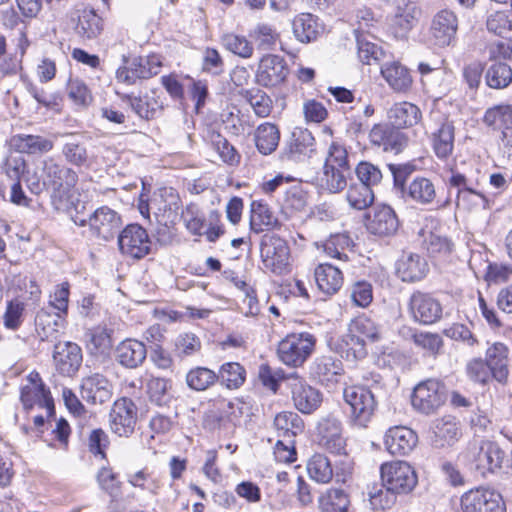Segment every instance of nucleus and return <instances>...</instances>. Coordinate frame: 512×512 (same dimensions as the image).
I'll list each match as a JSON object with an SVG mask.
<instances>
[{"label":"nucleus","mask_w":512,"mask_h":512,"mask_svg":"<svg viewBox=\"0 0 512 512\" xmlns=\"http://www.w3.org/2000/svg\"><path fill=\"white\" fill-rule=\"evenodd\" d=\"M368 231L378 236L393 235L399 228V221L394 210L387 205L376 206L367 216Z\"/></svg>","instance_id":"obj_23"},{"label":"nucleus","mask_w":512,"mask_h":512,"mask_svg":"<svg viewBox=\"0 0 512 512\" xmlns=\"http://www.w3.org/2000/svg\"><path fill=\"white\" fill-rule=\"evenodd\" d=\"M381 74L395 92H405L412 83L407 68L399 62L384 64L381 67Z\"/></svg>","instance_id":"obj_38"},{"label":"nucleus","mask_w":512,"mask_h":512,"mask_svg":"<svg viewBox=\"0 0 512 512\" xmlns=\"http://www.w3.org/2000/svg\"><path fill=\"white\" fill-rule=\"evenodd\" d=\"M78 226L89 225L91 232L103 240L114 237L122 225L119 214L108 206L97 208L88 219H73Z\"/></svg>","instance_id":"obj_9"},{"label":"nucleus","mask_w":512,"mask_h":512,"mask_svg":"<svg viewBox=\"0 0 512 512\" xmlns=\"http://www.w3.org/2000/svg\"><path fill=\"white\" fill-rule=\"evenodd\" d=\"M346 199L352 208L363 210L373 203L374 192L364 183H353L347 190Z\"/></svg>","instance_id":"obj_45"},{"label":"nucleus","mask_w":512,"mask_h":512,"mask_svg":"<svg viewBox=\"0 0 512 512\" xmlns=\"http://www.w3.org/2000/svg\"><path fill=\"white\" fill-rule=\"evenodd\" d=\"M349 173L347 150L333 142L328 149L322 172L316 178V185L323 192L339 193L346 188Z\"/></svg>","instance_id":"obj_2"},{"label":"nucleus","mask_w":512,"mask_h":512,"mask_svg":"<svg viewBox=\"0 0 512 512\" xmlns=\"http://www.w3.org/2000/svg\"><path fill=\"white\" fill-rule=\"evenodd\" d=\"M261 258L264 266L274 273H282L289 263V247L276 235H265L261 241Z\"/></svg>","instance_id":"obj_14"},{"label":"nucleus","mask_w":512,"mask_h":512,"mask_svg":"<svg viewBox=\"0 0 512 512\" xmlns=\"http://www.w3.org/2000/svg\"><path fill=\"white\" fill-rule=\"evenodd\" d=\"M170 388L171 383L165 378L152 377L147 382L149 397L157 405H163L167 402Z\"/></svg>","instance_id":"obj_61"},{"label":"nucleus","mask_w":512,"mask_h":512,"mask_svg":"<svg viewBox=\"0 0 512 512\" xmlns=\"http://www.w3.org/2000/svg\"><path fill=\"white\" fill-rule=\"evenodd\" d=\"M25 305L23 302L15 299L7 304L5 314L3 316L4 326L11 330L18 329L23 322V313Z\"/></svg>","instance_id":"obj_63"},{"label":"nucleus","mask_w":512,"mask_h":512,"mask_svg":"<svg viewBox=\"0 0 512 512\" xmlns=\"http://www.w3.org/2000/svg\"><path fill=\"white\" fill-rule=\"evenodd\" d=\"M292 28L294 36L302 43L315 40L323 30L318 18L310 13L297 15L292 22Z\"/></svg>","instance_id":"obj_34"},{"label":"nucleus","mask_w":512,"mask_h":512,"mask_svg":"<svg viewBox=\"0 0 512 512\" xmlns=\"http://www.w3.org/2000/svg\"><path fill=\"white\" fill-rule=\"evenodd\" d=\"M354 34L360 61L367 65H370L372 61H379L384 52L379 45L372 42V35L364 33L360 28L356 29Z\"/></svg>","instance_id":"obj_40"},{"label":"nucleus","mask_w":512,"mask_h":512,"mask_svg":"<svg viewBox=\"0 0 512 512\" xmlns=\"http://www.w3.org/2000/svg\"><path fill=\"white\" fill-rule=\"evenodd\" d=\"M161 83L170 96H184L185 89L191 96H208V85L205 80H194L186 76L180 81L177 75L170 74L162 76Z\"/></svg>","instance_id":"obj_26"},{"label":"nucleus","mask_w":512,"mask_h":512,"mask_svg":"<svg viewBox=\"0 0 512 512\" xmlns=\"http://www.w3.org/2000/svg\"><path fill=\"white\" fill-rule=\"evenodd\" d=\"M151 241L147 231L138 224L126 226L118 237V246L123 255L134 259L146 256L150 251Z\"/></svg>","instance_id":"obj_13"},{"label":"nucleus","mask_w":512,"mask_h":512,"mask_svg":"<svg viewBox=\"0 0 512 512\" xmlns=\"http://www.w3.org/2000/svg\"><path fill=\"white\" fill-rule=\"evenodd\" d=\"M75 30L83 39H94L99 36L103 30L102 18L94 9H84L79 16Z\"/></svg>","instance_id":"obj_41"},{"label":"nucleus","mask_w":512,"mask_h":512,"mask_svg":"<svg viewBox=\"0 0 512 512\" xmlns=\"http://www.w3.org/2000/svg\"><path fill=\"white\" fill-rule=\"evenodd\" d=\"M278 225V219L270 207L262 202L253 201L251 204L250 227L255 233L273 229Z\"/></svg>","instance_id":"obj_37"},{"label":"nucleus","mask_w":512,"mask_h":512,"mask_svg":"<svg viewBox=\"0 0 512 512\" xmlns=\"http://www.w3.org/2000/svg\"><path fill=\"white\" fill-rule=\"evenodd\" d=\"M274 426L278 431V436L284 439H293L302 433L304 428L302 419L291 411L278 413L274 419Z\"/></svg>","instance_id":"obj_42"},{"label":"nucleus","mask_w":512,"mask_h":512,"mask_svg":"<svg viewBox=\"0 0 512 512\" xmlns=\"http://www.w3.org/2000/svg\"><path fill=\"white\" fill-rule=\"evenodd\" d=\"M254 140L261 154L270 155L279 145L280 132L274 124L264 123L255 130Z\"/></svg>","instance_id":"obj_39"},{"label":"nucleus","mask_w":512,"mask_h":512,"mask_svg":"<svg viewBox=\"0 0 512 512\" xmlns=\"http://www.w3.org/2000/svg\"><path fill=\"white\" fill-rule=\"evenodd\" d=\"M343 397L350 406L355 424L367 427L377 407L373 392L365 386L352 385L344 389Z\"/></svg>","instance_id":"obj_7"},{"label":"nucleus","mask_w":512,"mask_h":512,"mask_svg":"<svg viewBox=\"0 0 512 512\" xmlns=\"http://www.w3.org/2000/svg\"><path fill=\"white\" fill-rule=\"evenodd\" d=\"M461 508L463 512H506L500 493L487 486L465 492L461 497Z\"/></svg>","instance_id":"obj_8"},{"label":"nucleus","mask_w":512,"mask_h":512,"mask_svg":"<svg viewBox=\"0 0 512 512\" xmlns=\"http://www.w3.org/2000/svg\"><path fill=\"white\" fill-rule=\"evenodd\" d=\"M21 401L26 409L37 405L45 408L48 414H51L54 409L50 391L45 389L43 384L25 385L21 390Z\"/></svg>","instance_id":"obj_36"},{"label":"nucleus","mask_w":512,"mask_h":512,"mask_svg":"<svg viewBox=\"0 0 512 512\" xmlns=\"http://www.w3.org/2000/svg\"><path fill=\"white\" fill-rule=\"evenodd\" d=\"M87 347L92 354H107L112 347L110 334L107 332L106 329L103 328L93 330L90 333V338Z\"/></svg>","instance_id":"obj_59"},{"label":"nucleus","mask_w":512,"mask_h":512,"mask_svg":"<svg viewBox=\"0 0 512 512\" xmlns=\"http://www.w3.org/2000/svg\"><path fill=\"white\" fill-rule=\"evenodd\" d=\"M287 381L297 410L304 414H310L320 406L322 402L321 393L304 379L296 373H292L287 377Z\"/></svg>","instance_id":"obj_15"},{"label":"nucleus","mask_w":512,"mask_h":512,"mask_svg":"<svg viewBox=\"0 0 512 512\" xmlns=\"http://www.w3.org/2000/svg\"><path fill=\"white\" fill-rule=\"evenodd\" d=\"M351 239L345 234H335L330 236L323 243L324 252L331 258L347 261L348 256L345 250L350 246Z\"/></svg>","instance_id":"obj_55"},{"label":"nucleus","mask_w":512,"mask_h":512,"mask_svg":"<svg viewBox=\"0 0 512 512\" xmlns=\"http://www.w3.org/2000/svg\"><path fill=\"white\" fill-rule=\"evenodd\" d=\"M132 109L145 119L153 118L160 109L157 98H128Z\"/></svg>","instance_id":"obj_64"},{"label":"nucleus","mask_w":512,"mask_h":512,"mask_svg":"<svg viewBox=\"0 0 512 512\" xmlns=\"http://www.w3.org/2000/svg\"><path fill=\"white\" fill-rule=\"evenodd\" d=\"M319 444L332 453L340 454L345 448L341 422L332 416L322 418L317 426Z\"/></svg>","instance_id":"obj_22"},{"label":"nucleus","mask_w":512,"mask_h":512,"mask_svg":"<svg viewBox=\"0 0 512 512\" xmlns=\"http://www.w3.org/2000/svg\"><path fill=\"white\" fill-rule=\"evenodd\" d=\"M137 422V408L134 402L126 397L116 400L109 414L110 429L120 437L130 436Z\"/></svg>","instance_id":"obj_11"},{"label":"nucleus","mask_w":512,"mask_h":512,"mask_svg":"<svg viewBox=\"0 0 512 512\" xmlns=\"http://www.w3.org/2000/svg\"><path fill=\"white\" fill-rule=\"evenodd\" d=\"M307 471L312 480L326 484L333 477L330 460L323 454H314L307 463Z\"/></svg>","instance_id":"obj_43"},{"label":"nucleus","mask_w":512,"mask_h":512,"mask_svg":"<svg viewBox=\"0 0 512 512\" xmlns=\"http://www.w3.org/2000/svg\"><path fill=\"white\" fill-rule=\"evenodd\" d=\"M503 460L504 451L491 441L475 442L459 455V461L474 464V468L484 477L498 471Z\"/></svg>","instance_id":"obj_3"},{"label":"nucleus","mask_w":512,"mask_h":512,"mask_svg":"<svg viewBox=\"0 0 512 512\" xmlns=\"http://www.w3.org/2000/svg\"><path fill=\"white\" fill-rule=\"evenodd\" d=\"M409 307L414 320L422 324H433L442 316L440 302L427 293H413Z\"/></svg>","instance_id":"obj_18"},{"label":"nucleus","mask_w":512,"mask_h":512,"mask_svg":"<svg viewBox=\"0 0 512 512\" xmlns=\"http://www.w3.org/2000/svg\"><path fill=\"white\" fill-rule=\"evenodd\" d=\"M222 42L227 50L242 58H249L253 53L252 45L244 36L226 34Z\"/></svg>","instance_id":"obj_60"},{"label":"nucleus","mask_w":512,"mask_h":512,"mask_svg":"<svg viewBox=\"0 0 512 512\" xmlns=\"http://www.w3.org/2000/svg\"><path fill=\"white\" fill-rule=\"evenodd\" d=\"M414 344L425 351L427 355L436 356L443 347V340L439 334L419 332L412 335Z\"/></svg>","instance_id":"obj_57"},{"label":"nucleus","mask_w":512,"mask_h":512,"mask_svg":"<svg viewBox=\"0 0 512 512\" xmlns=\"http://www.w3.org/2000/svg\"><path fill=\"white\" fill-rule=\"evenodd\" d=\"M380 473L383 486L395 494L410 493L418 482L414 468L405 461L383 463Z\"/></svg>","instance_id":"obj_5"},{"label":"nucleus","mask_w":512,"mask_h":512,"mask_svg":"<svg viewBox=\"0 0 512 512\" xmlns=\"http://www.w3.org/2000/svg\"><path fill=\"white\" fill-rule=\"evenodd\" d=\"M41 175L37 171L27 172L25 182L31 193L41 194L44 189L50 193L53 208L60 212L72 214L85 209L88 189L78 183V174L71 168L48 157L41 161Z\"/></svg>","instance_id":"obj_1"},{"label":"nucleus","mask_w":512,"mask_h":512,"mask_svg":"<svg viewBox=\"0 0 512 512\" xmlns=\"http://www.w3.org/2000/svg\"><path fill=\"white\" fill-rule=\"evenodd\" d=\"M53 360L59 373L72 376L82 363L81 348L73 342L58 343L54 348Z\"/></svg>","instance_id":"obj_21"},{"label":"nucleus","mask_w":512,"mask_h":512,"mask_svg":"<svg viewBox=\"0 0 512 512\" xmlns=\"http://www.w3.org/2000/svg\"><path fill=\"white\" fill-rule=\"evenodd\" d=\"M64 316L41 309L35 318L36 333L40 340L53 342L58 339L64 325Z\"/></svg>","instance_id":"obj_27"},{"label":"nucleus","mask_w":512,"mask_h":512,"mask_svg":"<svg viewBox=\"0 0 512 512\" xmlns=\"http://www.w3.org/2000/svg\"><path fill=\"white\" fill-rule=\"evenodd\" d=\"M351 331L359 334L365 341H378L381 338L379 326L366 316H359L350 324Z\"/></svg>","instance_id":"obj_56"},{"label":"nucleus","mask_w":512,"mask_h":512,"mask_svg":"<svg viewBox=\"0 0 512 512\" xmlns=\"http://www.w3.org/2000/svg\"><path fill=\"white\" fill-rule=\"evenodd\" d=\"M508 353V347L500 342L494 343L486 351L485 361L491 368L493 377L500 383H505L508 378Z\"/></svg>","instance_id":"obj_31"},{"label":"nucleus","mask_w":512,"mask_h":512,"mask_svg":"<svg viewBox=\"0 0 512 512\" xmlns=\"http://www.w3.org/2000/svg\"><path fill=\"white\" fill-rule=\"evenodd\" d=\"M349 503L347 494L340 489H330L319 499L322 512H346Z\"/></svg>","instance_id":"obj_47"},{"label":"nucleus","mask_w":512,"mask_h":512,"mask_svg":"<svg viewBox=\"0 0 512 512\" xmlns=\"http://www.w3.org/2000/svg\"><path fill=\"white\" fill-rule=\"evenodd\" d=\"M369 139L372 144L382 147L386 152L398 154L408 145L409 137L399 128L389 125H375L370 133Z\"/></svg>","instance_id":"obj_16"},{"label":"nucleus","mask_w":512,"mask_h":512,"mask_svg":"<svg viewBox=\"0 0 512 512\" xmlns=\"http://www.w3.org/2000/svg\"><path fill=\"white\" fill-rule=\"evenodd\" d=\"M314 372L321 381H332L341 374L342 363L331 356H321L314 363Z\"/></svg>","instance_id":"obj_52"},{"label":"nucleus","mask_w":512,"mask_h":512,"mask_svg":"<svg viewBox=\"0 0 512 512\" xmlns=\"http://www.w3.org/2000/svg\"><path fill=\"white\" fill-rule=\"evenodd\" d=\"M487 30L499 37L507 38L512 33V21L505 12H495L488 16Z\"/></svg>","instance_id":"obj_58"},{"label":"nucleus","mask_w":512,"mask_h":512,"mask_svg":"<svg viewBox=\"0 0 512 512\" xmlns=\"http://www.w3.org/2000/svg\"><path fill=\"white\" fill-rule=\"evenodd\" d=\"M421 235L424 237L427 251L432 256H446L453 251L454 244L448 237L436 232H429L426 236L424 230L421 231Z\"/></svg>","instance_id":"obj_51"},{"label":"nucleus","mask_w":512,"mask_h":512,"mask_svg":"<svg viewBox=\"0 0 512 512\" xmlns=\"http://www.w3.org/2000/svg\"><path fill=\"white\" fill-rule=\"evenodd\" d=\"M117 361L126 368H136L146 359L147 350L143 342L135 339H126L116 348Z\"/></svg>","instance_id":"obj_28"},{"label":"nucleus","mask_w":512,"mask_h":512,"mask_svg":"<svg viewBox=\"0 0 512 512\" xmlns=\"http://www.w3.org/2000/svg\"><path fill=\"white\" fill-rule=\"evenodd\" d=\"M218 377L227 388L235 389L244 383L245 370L239 363L229 362L222 365Z\"/></svg>","instance_id":"obj_54"},{"label":"nucleus","mask_w":512,"mask_h":512,"mask_svg":"<svg viewBox=\"0 0 512 512\" xmlns=\"http://www.w3.org/2000/svg\"><path fill=\"white\" fill-rule=\"evenodd\" d=\"M217 379L216 373L206 367L191 369L186 376L187 385L196 391L208 389Z\"/></svg>","instance_id":"obj_50"},{"label":"nucleus","mask_w":512,"mask_h":512,"mask_svg":"<svg viewBox=\"0 0 512 512\" xmlns=\"http://www.w3.org/2000/svg\"><path fill=\"white\" fill-rule=\"evenodd\" d=\"M150 68H147L145 57L134 58L130 67L117 70V79L126 83H133L136 79H147L153 76Z\"/></svg>","instance_id":"obj_46"},{"label":"nucleus","mask_w":512,"mask_h":512,"mask_svg":"<svg viewBox=\"0 0 512 512\" xmlns=\"http://www.w3.org/2000/svg\"><path fill=\"white\" fill-rule=\"evenodd\" d=\"M421 15L420 7L411 0H397L396 11L389 22V32L396 39H406Z\"/></svg>","instance_id":"obj_12"},{"label":"nucleus","mask_w":512,"mask_h":512,"mask_svg":"<svg viewBox=\"0 0 512 512\" xmlns=\"http://www.w3.org/2000/svg\"><path fill=\"white\" fill-rule=\"evenodd\" d=\"M112 384L100 373H94L82 380L81 396L91 404H103L112 397Z\"/></svg>","instance_id":"obj_24"},{"label":"nucleus","mask_w":512,"mask_h":512,"mask_svg":"<svg viewBox=\"0 0 512 512\" xmlns=\"http://www.w3.org/2000/svg\"><path fill=\"white\" fill-rule=\"evenodd\" d=\"M421 116L420 109L407 101L395 104L388 112L391 124L397 128L411 127L420 121Z\"/></svg>","instance_id":"obj_33"},{"label":"nucleus","mask_w":512,"mask_h":512,"mask_svg":"<svg viewBox=\"0 0 512 512\" xmlns=\"http://www.w3.org/2000/svg\"><path fill=\"white\" fill-rule=\"evenodd\" d=\"M455 140V127L453 122L445 120L431 134L432 148L440 159H447L453 152Z\"/></svg>","instance_id":"obj_30"},{"label":"nucleus","mask_w":512,"mask_h":512,"mask_svg":"<svg viewBox=\"0 0 512 512\" xmlns=\"http://www.w3.org/2000/svg\"><path fill=\"white\" fill-rule=\"evenodd\" d=\"M484 122L495 129H501L502 133L511 130L512 108L508 105H499L488 109L484 116Z\"/></svg>","instance_id":"obj_48"},{"label":"nucleus","mask_w":512,"mask_h":512,"mask_svg":"<svg viewBox=\"0 0 512 512\" xmlns=\"http://www.w3.org/2000/svg\"><path fill=\"white\" fill-rule=\"evenodd\" d=\"M316 338L308 332L291 333L284 337L277 346L279 360L290 367H300L315 349Z\"/></svg>","instance_id":"obj_4"},{"label":"nucleus","mask_w":512,"mask_h":512,"mask_svg":"<svg viewBox=\"0 0 512 512\" xmlns=\"http://www.w3.org/2000/svg\"><path fill=\"white\" fill-rule=\"evenodd\" d=\"M456 204L459 208L465 210H472L479 207L486 209L488 207L486 197L471 187H465L458 190Z\"/></svg>","instance_id":"obj_53"},{"label":"nucleus","mask_w":512,"mask_h":512,"mask_svg":"<svg viewBox=\"0 0 512 512\" xmlns=\"http://www.w3.org/2000/svg\"><path fill=\"white\" fill-rule=\"evenodd\" d=\"M408 195L419 204H430L436 197L435 186L430 179L417 177L409 184Z\"/></svg>","instance_id":"obj_44"},{"label":"nucleus","mask_w":512,"mask_h":512,"mask_svg":"<svg viewBox=\"0 0 512 512\" xmlns=\"http://www.w3.org/2000/svg\"><path fill=\"white\" fill-rule=\"evenodd\" d=\"M417 443V434L405 426L391 427L384 436L385 448L392 455H408L413 451Z\"/></svg>","instance_id":"obj_20"},{"label":"nucleus","mask_w":512,"mask_h":512,"mask_svg":"<svg viewBox=\"0 0 512 512\" xmlns=\"http://www.w3.org/2000/svg\"><path fill=\"white\" fill-rule=\"evenodd\" d=\"M485 78L490 88L502 89L512 82V70L505 63H494L488 68Z\"/></svg>","instance_id":"obj_49"},{"label":"nucleus","mask_w":512,"mask_h":512,"mask_svg":"<svg viewBox=\"0 0 512 512\" xmlns=\"http://www.w3.org/2000/svg\"><path fill=\"white\" fill-rule=\"evenodd\" d=\"M458 435L459 429L455 419L451 416H445L434 421L430 439L433 446L439 448L454 443Z\"/></svg>","instance_id":"obj_35"},{"label":"nucleus","mask_w":512,"mask_h":512,"mask_svg":"<svg viewBox=\"0 0 512 512\" xmlns=\"http://www.w3.org/2000/svg\"><path fill=\"white\" fill-rule=\"evenodd\" d=\"M446 400L445 385L436 379H427L417 384L411 396L412 407L425 415L437 412Z\"/></svg>","instance_id":"obj_6"},{"label":"nucleus","mask_w":512,"mask_h":512,"mask_svg":"<svg viewBox=\"0 0 512 512\" xmlns=\"http://www.w3.org/2000/svg\"><path fill=\"white\" fill-rule=\"evenodd\" d=\"M151 207L160 223H174L180 209V198L175 189L165 187L151 200Z\"/></svg>","instance_id":"obj_19"},{"label":"nucleus","mask_w":512,"mask_h":512,"mask_svg":"<svg viewBox=\"0 0 512 512\" xmlns=\"http://www.w3.org/2000/svg\"><path fill=\"white\" fill-rule=\"evenodd\" d=\"M458 31L457 15L449 9L438 11L432 18L429 36L434 46L444 48L453 45Z\"/></svg>","instance_id":"obj_10"},{"label":"nucleus","mask_w":512,"mask_h":512,"mask_svg":"<svg viewBox=\"0 0 512 512\" xmlns=\"http://www.w3.org/2000/svg\"><path fill=\"white\" fill-rule=\"evenodd\" d=\"M289 73L286 61L279 55H266L260 63L256 74L259 85L270 88L283 83Z\"/></svg>","instance_id":"obj_17"},{"label":"nucleus","mask_w":512,"mask_h":512,"mask_svg":"<svg viewBox=\"0 0 512 512\" xmlns=\"http://www.w3.org/2000/svg\"><path fill=\"white\" fill-rule=\"evenodd\" d=\"M395 268L396 274L404 282L419 281L429 271L425 258L412 252H403L396 261Z\"/></svg>","instance_id":"obj_25"},{"label":"nucleus","mask_w":512,"mask_h":512,"mask_svg":"<svg viewBox=\"0 0 512 512\" xmlns=\"http://www.w3.org/2000/svg\"><path fill=\"white\" fill-rule=\"evenodd\" d=\"M316 284L323 293L335 294L343 285V274L340 267L322 263L315 268Z\"/></svg>","instance_id":"obj_29"},{"label":"nucleus","mask_w":512,"mask_h":512,"mask_svg":"<svg viewBox=\"0 0 512 512\" xmlns=\"http://www.w3.org/2000/svg\"><path fill=\"white\" fill-rule=\"evenodd\" d=\"M186 228L194 235H202L206 228L205 218L195 205H189L182 213Z\"/></svg>","instance_id":"obj_62"},{"label":"nucleus","mask_w":512,"mask_h":512,"mask_svg":"<svg viewBox=\"0 0 512 512\" xmlns=\"http://www.w3.org/2000/svg\"><path fill=\"white\" fill-rule=\"evenodd\" d=\"M10 146L19 153L41 154L52 150L54 144L40 135L17 134L11 137Z\"/></svg>","instance_id":"obj_32"}]
</instances>
